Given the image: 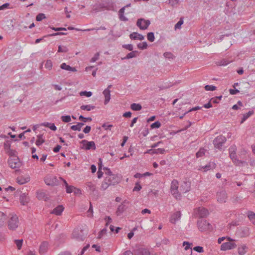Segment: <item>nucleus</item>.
Wrapping results in <instances>:
<instances>
[{"mask_svg": "<svg viewBox=\"0 0 255 255\" xmlns=\"http://www.w3.org/2000/svg\"><path fill=\"white\" fill-rule=\"evenodd\" d=\"M7 163L9 166L12 169L19 168L21 165V163L18 157L14 158H9L7 161Z\"/></svg>", "mask_w": 255, "mask_h": 255, "instance_id": "6e6552de", "label": "nucleus"}, {"mask_svg": "<svg viewBox=\"0 0 255 255\" xmlns=\"http://www.w3.org/2000/svg\"><path fill=\"white\" fill-rule=\"evenodd\" d=\"M6 153L9 156L10 158H14V157H17V151L13 149H9V150H8L6 152Z\"/></svg>", "mask_w": 255, "mask_h": 255, "instance_id": "2f4dec72", "label": "nucleus"}, {"mask_svg": "<svg viewBox=\"0 0 255 255\" xmlns=\"http://www.w3.org/2000/svg\"><path fill=\"white\" fill-rule=\"evenodd\" d=\"M205 150L204 148H201L196 153L197 157H200L205 154Z\"/></svg>", "mask_w": 255, "mask_h": 255, "instance_id": "603ef678", "label": "nucleus"}, {"mask_svg": "<svg viewBox=\"0 0 255 255\" xmlns=\"http://www.w3.org/2000/svg\"><path fill=\"white\" fill-rule=\"evenodd\" d=\"M99 57V53L97 52L95 54L93 58H92V59H91V62H95L96 61H97Z\"/></svg>", "mask_w": 255, "mask_h": 255, "instance_id": "69168bd1", "label": "nucleus"}, {"mask_svg": "<svg viewBox=\"0 0 255 255\" xmlns=\"http://www.w3.org/2000/svg\"><path fill=\"white\" fill-rule=\"evenodd\" d=\"M163 55L166 58L173 59L174 58V56L173 55V54L169 52H165Z\"/></svg>", "mask_w": 255, "mask_h": 255, "instance_id": "864d4df0", "label": "nucleus"}, {"mask_svg": "<svg viewBox=\"0 0 255 255\" xmlns=\"http://www.w3.org/2000/svg\"><path fill=\"white\" fill-rule=\"evenodd\" d=\"M150 24V21L149 20H146L142 18L138 19L136 22V25L141 30L146 29Z\"/></svg>", "mask_w": 255, "mask_h": 255, "instance_id": "1a4fd4ad", "label": "nucleus"}, {"mask_svg": "<svg viewBox=\"0 0 255 255\" xmlns=\"http://www.w3.org/2000/svg\"><path fill=\"white\" fill-rule=\"evenodd\" d=\"M138 52L137 51H132V52L128 53L127 56L122 58V59H128L133 57H135L136 56V54H138Z\"/></svg>", "mask_w": 255, "mask_h": 255, "instance_id": "cd10ccee", "label": "nucleus"}, {"mask_svg": "<svg viewBox=\"0 0 255 255\" xmlns=\"http://www.w3.org/2000/svg\"><path fill=\"white\" fill-rule=\"evenodd\" d=\"M45 67L48 70H51L52 67V62L51 60H47L45 64Z\"/></svg>", "mask_w": 255, "mask_h": 255, "instance_id": "a18cd8bd", "label": "nucleus"}, {"mask_svg": "<svg viewBox=\"0 0 255 255\" xmlns=\"http://www.w3.org/2000/svg\"><path fill=\"white\" fill-rule=\"evenodd\" d=\"M161 127V123L159 121H156L152 124L150 126L151 128H158Z\"/></svg>", "mask_w": 255, "mask_h": 255, "instance_id": "49530a36", "label": "nucleus"}, {"mask_svg": "<svg viewBox=\"0 0 255 255\" xmlns=\"http://www.w3.org/2000/svg\"><path fill=\"white\" fill-rule=\"evenodd\" d=\"M141 189V186L138 182H137L135 183V185L133 189V191H139Z\"/></svg>", "mask_w": 255, "mask_h": 255, "instance_id": "338daca9", "label": "nucleus"}, {"mask_svg": "<svg viewBox=\"0 0 255 255\" xmlns=\"http://www.w3.org/2000/svg\"><path fill=\"white\" fill-rule=\"evenodd\" d=\"M180 212L177 211L172 215V216L170 218V221L171 223L175 224L176 222L180 218Z\"/></svg>", "mask_w": 255, "mask_h": 255, "instance_id": "a211bd4d", "label": "nucleus"}, {"mask_svg": "<svg viewBox=\"0 0 255 255\" xmlns=\"http://www.w3.org/2000/svg\"><path fill=\"white\" fill-rule=\"evenodd\" d=\"M45 182L47 185L52 186H56L58 184V179L55 177L45 179Z\"/></svg>", "mask_w": 255, "mask_h": 255, "instance_id": "4468645a", "label": "nucleus"}, {"mask_svg": "<svg viewBox=\"0 0 255 255\" xmlns=\"http://www.w3.org/2000/svg\"><path fill=\"white\" fill-rule=\"evenodd\" d=\"M229 63V62L228 61H227L226 60L223 59V60H221L220 61L217 62V65H219V66H226Z\"/></svg>", "mask_w": 255, "mask_h": 255, "instance_id": "6e6d98bb", "label": "nucleus"}, {"mask_svg": "<svg viewBox=\"0 0 255 255\" xmlns=\"http://www.w3.org/2000/svg\"><path fill=\"white\" fill-rule=\"evenodd\" d=\"M196 214L201 218H206L209 215V211L203 207H200L196 210Z\"/></svg>", "mask_w": 255, "mask_h": 255, "instance_id": "9b49d317", "label": "nucleus"}, {"mask_svg": "<svg viewBox=\"0 0 255 255\" xmlns=\"http://www.w3.org/2000/svg\"><path fill=\"white\" fill-rule=\"evenodd\" d=\"M84 125L83 123H78L77 125L71 127V129L73 130L80 131L81 128Z\"/></svg>", "mask_w": 255, "mask_h": 255, "instance_id": "a878e982", "label": "nucleus"}, {"mask_svg": "<svg viewBox=\"0 0 255 255\" xmlns=\"http://www.w3.org/2000/svg\"><path fill=\"white\" fill-rule=\"evenodd\" d=\"M205 89L206 91H215L216 89V87L213 85H206L205 87Z\"/></svg>", "mask_w": 255, "mask_h": 255, "instance_id": "5fc2aeb1", "label": "nucleus"}, {"mask_svg": "<svg viewBox=\"0 0 255 255\" xmlns=\"http://www.w3.org/2000/svg\"><path fill=\"white\" fill-rule=\"evenodd\" d=\"M130 108L133 111H138L141 110L142 106L139 104L133 103L131 104Z\"/></svg>", "mask_w": 255, "mask_h": 255, "instance_id": "7c9ffc66", "label": "nucleus"}, {"mask_svg": "<svg viewBox=\"0 0 255 255\" xmlns=\"http://www.w3.org/2000/svg\"><path fill=\"white\" fill-rule=\"evenodd\" d=\"M247 249L248 248L246 245H242L241 247H239L238 249L239 254L240 255H245L247 252Z\"/></svg>", "mask_w": 255, "mask_h": 255, "instance_id": "bb28decb", "label": "nucleus"}, {"mask_svg": "<svg viewBox=\"0 0 255 255\" xmlns=\"http://www.w3.org/2000/svg\"><path fill=\"white\" fill-rule=\"evenodd\" d=\"M229 152L230 158L236 166H243L248 165V163L246 161L239 160L237 158V156L235 151V148L231 147L229 149Z\"/></svg>", "mask_w": 255, "mask_h": 255, "instance_id": "f257e3e1", "label": "nucleus"}, {"mask_svg": "<svg viewBox=\"0 0 255 255\" xmlns=\"http://www.w3.org/2000/svg\"><path fill=\"white\" fill-rule=\"evenodd\" d=\"M60 68L62 69H64L67 71H70L72 72H76L77 69L75 67H72L69 65H67L65 63H63L60 65Z\"/></svg>", "mask_w": 255, "mask_h": 255, "instance_id": "b1692460", "label": "nucleus"}, {"mask_svg": "<svg viewBox=\"0 0 255 255\" xmlns=\"http://www.w3.org/2000/svg\"><path fill=\"white\" fill-rule=\"evenodd\" d=\"M123 47L129 51H132L133 50V45L131 44H124L123 45Z\"/></svg>", "mask_w": 255, "mask_h": 255, "instance_id": "0e129e2a", "label": "nucleus"}, {"mask_svg": "<svg viewBox=\"0 0 255 255\" xmlns=\"http://www.w3.org/2000/svg\"><path fill=\"white\" fill-rule=\"evenodd\" d=\"M14 243L16 245L18 250H20L23 243V240H15Z\"/></svg>", "mask_w": 255, "mask_h": 255, "instance_id": "58836bf2", "label": "nucleus"}, {"mask_svg": "<svg viewBox=\"0 0 255 255\" xmlns=\"http://www.w3.org/2000/svg\"><path fill=\"white\" fill-rule=\"evenodd\" d=\"M248 216L250 220H255V214L253 212L249 211Z\"/></svg>", "mask_w": 255, "mask_h": 255, "instance_id": "e2e57ef3", "label": "nucleus"}, {"mask_svg": "<svg viewBox=\"0 0 255 255\" xmlns=\"http://www.w3.org/2000/svg\"><path fill=\"white\" fill-rule=\"evenodd\" d=\"M10 144H11V142L9 140H7L5 142H4V143L3 144V147H4V149L5 152H6L8 150H9V149H11L10 148Z\"/></svg>", "mask_w": 255, "mask_h": 255, "instance_id": "e433bc0d", "label": "nucleus"}, {"mask_svg": "<svg viewBox=\"0 0 255 255\" xmlns=\"http://www.w3.org/2000/svg\"><path fill=\"white\" fill-rule=\"evenodd\" d=\"M64 207L62 205H58L52 211L50 212L51 214H54L57 216H60L61 215L62 212L64 210Z\"/></svg>", "mask_w": 255, "mask_h": 255, "instance_id": "2eb2a0df", "label": "nucleus"}, {"mask_svg": "<svg viewBox=\"0 0 255 255\" xmlns=\"http://www.w3.org/2000/svg\"><path fill=\"white\" fill-rule=\"evenodd\" d=\"M18 225V219L16 215H12L8 222V227L9 229L14 230Z\"/></svg>", "mask_w": 255, "mask_h": 255, "instance_id": "423d86ee", "label": "nucleus"}, {"mask_svg": "<svg viewBox=\"0 0 255 255\" xmlns=\"http://www.w3.org/2000/svg\"><path fill=\"white\" fill-rule=\"evenodd\" d=\"M86 233L84 232L83 230H74L72 234V237L78 241H83L86 238Z\"/></svg>", "mask_w": 255, "mask_h": 255, "instance_id": "7ed1b4c3", "label": "nucleus"}, {"mask_svg": "<svg viewBox=\"0 0 255 255\" xmlns=\"http://www.w3.org/2000/svg\"><path fill=\"white\" fill-rule=\"evenodd\" d=\"M61 120L64 123H69L71 121V117L70 116H62L61 117Z\"/></svg>", "mask_w": 255, "mask_h": 255, "instance_id": "c03bdc74", "label": "nucleus"}, {"mask_svg": "<svg viewBox=\"0 0 255 255\" xmlns=\"http://www.w3.org/2000/svg\"><path fill=\"white\" fill-rule=\"evenodd\" d=\"M30 180L29 176L23 177L20 176L16 178V182L20 185L24 184L26 183H27Z\"/></svg>", "mask_w": 255, "mask_h": 255, "instance_id": "6ab92c4d", "label": "nucleus"}, {"mask_svg": "<svg viewBox=\"0 0 255 255\" xmlns=\"http://www.w3.org/2000/svg\"><path fill=\"white\" fill-rule=\"evenodd\" d=\"M75 187L73 186H69L66 187V191L67 193H71L73 192Z\"/></svg>", "mask_w": 255, "mask_h": 255, "instance_id": "13d9d810", "label": "nucleus"}, {"mask_svg": "<svg viewBox=\"0 0 255 255\" xmlns=\"http://www.w3.org/2000/svg\"><path fill=\"white\" fill-rule=\"evenodd\" d=\"M36 197L38 200H43L46 201L48 197L46 193L43 191H38L37 192Z\"/></svg>", "mask_w": 255, "mask_h": 255, "instance_id": "aec40b11", "label": "nucleus"}, {"mask_svg": "<svg viewBox=\"0 0 255 255\" xmlns=\"http://www.w3.org/2000/svg\"><path fill=\"white\" fill-rule=\"evenodd\" d=\"M45 18H46V16H45V14L44 13H40L37 15V16L36 17V20L37 21H40Z\"/></svg>", "mask_w": 255, "mask_h": 255, "instance_id": "09e8293b", "label": "nucleus"}, {"mask_svg": "<svg viewBox=\"0 0 255 255\" xmlns=\"http://www.w3.org/2000/svg\"><path fill=\"white\" fill-rule=\"evenodd\" d=\"M87 186L92 192H94L96 190V186L93 183L90 182H88Z\"/></svg>", "mask_w": 255, "mask_h": 255, "instance_id": "a19ab883", "label": "nucleus"}, {"mask_svg": "<svg viewBox=\"0 0 255 255\" xmlns=\"http://www.w3.org/2000/svg\"><path fill=\"white\" fill-rule=\"evenodd\" d=\"M92 93L90 91L87 92V91H82L80 93V95L81 96H85L87 97H90L92 96Z\"/></svg>", "mask_w": 255, "mask_h": 255, "instance_id": "8fccbe9b", "label": "nucleus"}, {"mask_svg": "<svg viewBox=\"0 0 255 255\" xmlns=\"http://www.w3.org/2000/svg\"><path fill=\"white\" fill-rule=\"evenodd\" d=\"M6 219V215L3 212L0 211V226L3 225Z\"/></svg>", "mask_w": 255, "mask_h": 255, "instance_id": "c9c22d12", "label": "nucleus"}, {"mask_svg": "<svg viewBox=\"0 0 255 255\" xmlns=\"http://www.w3.org/2000/svg\"><path fill=\"white\" fill-rule=\"evenodd\" d=\"M148 45L146 42H143L142 43L137 44V47L140 49H145L147 48Z\"/></svg>", "mask_w": 255, "mask_h": 255, "instance_id": "37998d69", "label": "nucleus"}, {"mask_svg": "<svg viewBox=\"0 0 255 255\" xmlns=\"http://www.w3.org/2000/svg\"><path fill=\"white\" fill-rule=\"evenodd\" d=\"M180 190L183 192L186 193L190 190V186L187 182H184L180 186Z\"/></svg>", "mask_w": 255, "mask_h": 255, "instance_id": "393cba45", "label": "nucleus"}, {"mask_svg": "<svg viewBox=\"0 0 255 255\" xmlns=\"http://www.w3.org/2000/svg\"><path fill=\"white\" fill-rule=\"evenodd\" d=\"M183 23V18L181 17L180 18L179 21L175 25V29H180L181 26Z\"/></svg>", "mask_w": 255, "mask_h": 255, "instance_id": "de8ad7c7", "label": "nucleus"}, {"mask_svg": "<svg viewBox=\"0 0 255 255\" xmlns=\"http://www.w3.org/2000/svg\"><path fill=\"white\" fill-rule=\"evenodd\" d=\"M217 201L221 203H225L227 199V194L226 192L224 190H222L218 192L217 194Z\"/></svg>", "mask_w": 255, "mask_h": 255, "instance_id": "f8f14e48", "label": "nucleus"}, {"mask_svg": "<svg viewBox=\"0 0 255 255\" xmlns=\"http://www.w3.org/2000/svg\"><path fill=\"white\" fill-rule=\"evenodd\" d=\"M91 129V127L89 126H87L83 129V132L85 133H88Z\"/></svg>", "mask_w": 255, "mask_h": 255, "instance_id": "774afa93", "label": "nucleus"}, {"mask_svg": "<svg viewBox=\"0 0 255 255\" xmlns=\"http://www.w3.org/2000/svg\"><path fill=\"white\" fill-rule=\"evenodd\" d=\"M129 37L131 39H139L140 40H142L144 39V37L140 34L138 33L137 32H132L129 35Z\"/></svg>", "mask_w": 255, "mask_h": 255, "instance_id": "412c9836", "label": "nucleus"}, {"mask_svg": "<svg viewBox=\"0 0 255 255\" xmlns=\"http://www.w3.org/2000/svg\"><path fill=\"white\" fill-rule=\"evenodd\" d=\"M19 200L21 205H26L29 202V199L25 193H22L20 196Z\"/></svg>", "mask_w": 255, "mask_h": 255, "instance_id": "f3484780", "label": "nucleus"}, {"mask_svg": "<svg viewBox=\"0 0 255 255\" xmlns=\"http://www.w3.org/2000/svg\"><path fill=\"white\" fill-rule=\"evenodd\" d=\"M48 244L47 242H43L39 247V252L41 255L44 254L47 251Z\"/></svg>", "mask_w": 255, "mask_h": 255, "instance_id": "dca6fc26", "label": "nucleus"}, {"mask_svg": "<svg viewBox=\"0 0 255 255\" xmlns=\"http://www.w3.org/2000/svg\"><path fill=\"white\" fill-rule=\"evenodd\" d=\"M80 143L82 144L81 148L84 150H95L96 148L95 143L93 141H89L84 139L80 141Z\"/></svg>", "mask_w": 255, "mask_h": 255, "instance_id": "20e7f679", "label": "nucleus"}, {"mask_svg": "<svg viewBox=\"0 0 255 255\" xmlns=\"http://www.w3.org/2000/svg\"><path fill=\"white\" fill-rule=\"evenodd\" d=\"M226 137L219 135L216 137L213 140V144L215 148L221 149L223 144L226 141Z\"/></svg>", "mask_w": 255, "mask_h": 255, "instance_id": "39448f33", "label": "nucleus"}, {"mask_svg": "<svg viewBox=\"0 0 255 255\" xmlns=\"http://www.w3.org/2000/svg\"><path fill=\"white\" fill-rule=\"evenodd\" d=\"M237 245L234 242H226L221 246V250L226 251L235 248Z\"/></svg>", "mask_w": 255, "mask_h": 255, "instance_id": "ddd939ff", "label": "nucleus"}, {"mask_svg": "<svg viewBox=\"0 0 255 255\" xmlns=\"http://www.w3.org/2000/svg\"><path fill=\"white\" fill-rule=\"evenodd\" d=\"M38 139L36 140L35 144L37 146L41 145L44 142L45 140L42 138V135L39 134L37 136Z\"/></svg>", "mask_w": 255, "mask_h": 255, "instance_id": "f704fd0d", "label": "nucleus"}, {"mask_svg": "<svg viewBox=\"0 0 255 255\" xmlns=\"http://www.w3.org/2000/svg\"><path fill=\"white\" fill-rule=\"evenodd\" d=\"M165 150L164 148H158L156 149H154V154H163L164 153Z\"/></svg>", "mask_w": 255, "mask_h": 255, "instance_id": "680f3d73", "label": "nucleus"}, {"mask_svg": "<svg viewBox=\"0 0 255 255\" xmlns=\"http://www.w3.org/2000/svg\"><path fill=\"white\" fill-rule=\"evenodd\" d=\"M147 38L150 42L154 41L155 39L154 33L152 32H148L147 34Z\"/></svg>", "mask_w": 255, "mask_h": 255, "instance_id": "ea45409f", "label": "nucleus"}, {"mask_svg": "<svg viewBox=\"0 0 255 255\" xmlns=\"http://www.w3.org/2000/svg\"><path fill=\"white\" fill-rule=\"evenodd\" d=\"M95 106L90 105H82L80 107V108L82 110H87L88 111H90L91 110H94L95 109Z\"/></svg>", "mask_w": 255, "mask_h": 255, "instance_id": "473e14b6", "label": "nucleus"}, {"mask_svg": "<svg viewBox=\"0 0 255 255\" xmlns=\"http://www.w3.org/2000/svg\"><path fill=\"white\" fill-rule=\"evenodd\" d=\"M254 114L253 111H250L248 113L244 114L241 124H243L249 117Z\"/></svg>", "mask_w": 255, "mask_h": 255, "instance_id": "72a5a7b5", "label": "nucleus"}, {"mask_svg": "<svg viewBox=\"0 0 255 255\" xmlns=\"http://www.w3.org/2000/svg\"><path fill=\"white\" fill-rule=\"evenodd\" d=\"M216 167V164L214 162L211 163L210 162L208 164L206 165L205 166H202V168L204 169V171H208L210 169H213Z\"/></svg>", "mask_w": 255, "mask_h": 255, "instance_id": "c85d7f7f", "label": "nucleus"}, {"mask_svg": "<svg viewBox=\"0 0 255 255\" xmlns=\"http://www.w3.org/2000/svg\"><path fill=\"white\" fill-rule=\"evenodd\" d=\"M109 182H108L107 181H106V178H105V180L102 183L101 188L103 190H106V189L108 188V187L109 186L111 185L110 184H109Z\"/></svg>", "mask_w": 255, "mask_h": 255, "instance_id": "4c0bfd02", "label": "nucleus"}, {"mask_svg": "<svg viewBox=\"0 0 255 255\" xmlns=\"http://www.w3.org/2000/svg\"><path fill=\"white\" fill-rule=\"evenodd\" d=\"M79 120L82 121L83 123H86L87 121L91 122L92 120V118L90 117L85 118L82 115H80L79 117Z\"/></svg>", "mask_w": 255, "mask_h": 255, "instance_id": "79ce46f5", "label": "nucleus"}, {"mask_svg": "<svg viewBox=\"0 0 255 255\" xmlns=\"http://www.w3.org/2000/svg\"><path fill=\"white\" fill-rule=\"evenodd\" d=\"M193 250L197 252L201 253L204 252L203 248L200 246H196L193 248Z\"/></svg>", "mask_w": 255, "mask_h": 255, "instance_id": "052dcab7", "label": "nucleus"}, {"mask_svg": "<svg viewBox=\"0 0 255 255\" xmlns=\"http://www.w3.org/2000/svg\"><path fill=\"white\" fill-rule=\"evenodd\" d=\"M197 225L198 229L201 232H204L212 229V225L206 220L203 219L199 220L197 221Z\"/></svg>", "mask_w": 255, "mask_h": 255, "instance_id": "f03ea898", "label": "nucleus"}, {"mask_svg": "<svg viewBox=\"0 0 255 255\" xmlns=\"http://www.w3.org/2000/svg\"><path fill=\"white\" fill-rule=\"evenodd\" d=\"M68 49L66 46H61L60 45L58 46V52H68Z\"/></svg>", "mask_w": 255, "mask_h": 255, "instance_id": "3c124183", "label": "nucleus"}, {"mask_svg": "<svg viewBox=\"0 0 255 255\" xmlns=\"http://www.w3.org/2000/svg\"><path fill=\"white\" fill-rule=\"evenodd\" d=\"M222 98V96L216 97L210 99V101H212L213 103L217 104L219 103L218 100H221Z\"/></svg>", "mask_w": 255, "mask_h": 255, "instance_id": "4d7b16f0", "label": "nucleus"}, {"mask_svg": "<svg viewBox=\"0 0 255 255\" xmlns=\"http://www.w3.org/2000/svg\"><path fill=\"white\" fill-rule=\"evenodd\" d=\"M107 230L106 228H104L103 230H102L99 233L98 238L101 239L104 235H105L107 233Z\"/></svg>", "mask_w": 255, "mask_h": 255, "instance_id": "bf43d9fd", "label": "nucleus"}, {"mask_svg": "<svg viewBox=\"0 0 255 255\" xmlns=\"http://www.w3.org/2000/svg\"><path fill=\"white\" fill-rule=\"evenodd\" d=\"M106 178V181L109 182V184H110L111 185H115L119 183L121 180V176L116 174L107 176Z\"/></svg>", "mask_w": 255, "mask_h": 255, "instance_id": "9d476101", "label": "nucleus"}, {"mask_svg": "<svg viewBox=\"0 0 255 255\" xmlns=\"http://www.w3.org/2000/svg\"><path fill=\"white\" fill-rule=\"evenodd\" d=\"M135 255H150V253L146 249L140 248L135 251Z\"/></svg>", "mask_w": 255, "mask_h": 255, "instance_id": "4be33fe9", "label": "nucleus"}, {"mask_svg": "<svg viewBox=\"0 0 255 255\" xmlns=\"http://www.w3.org/2000/svg\"><path fill=\"white\" fill-rule=\"evenodd\" d=\"M110 90L108 89H106L103 92L104 96H105V104H107L110 100L111 99V94H110Z\"/></svg>", "mask_w": 255, "mask_h": 255, "instance_id": "5701e85b", "label": "nucleus"}, {"mask_svg": "<svg viewBox=\"0 0 255 255\" xmlns=\"http://www.w3.org/2000/svg\"><path fill=\"white\" fill-rule=\"evenodd\" d=\"M178 182L176 180H173L171 184L170 190L171 194L176 199L180 197V195L178 192Z\"/></svg>", "mask_w": 255, "mask_h": 255, "instance_id": "0eeeda50", "label": "nucleus"}, {"mask_svg": "<svg viewBox=\"0 0 255 255\" xmlns=\"http://www.w3.org/2000/svg\"><path fill=\"white\" fill-rule=\"evenodd\" d=\"M126 210L125 205L123 204L120 205L117 209L116 214L118 216L121 215Z\"/></svg>", "mask_w": 255, "mask_h": 255, "instance_id": "c756f323", "label": "nucleus"}]
</instances>
